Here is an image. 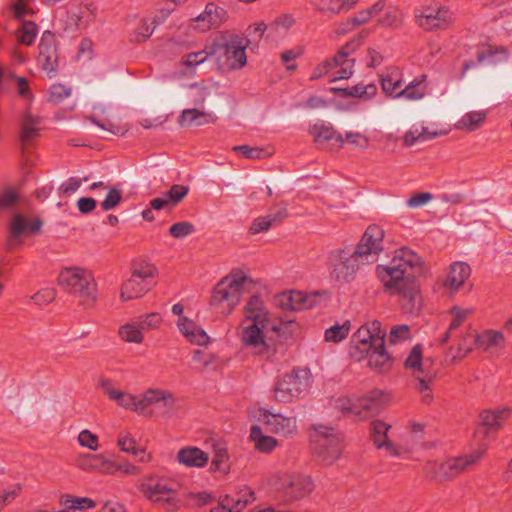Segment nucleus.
<instances>
[{
  "instance_id": "a19ab883",
  "label": "nucleus",
  "mask_w": 512,
  "mask_h": 512,
  "mask_svg": "<svg viewBox=\"0 0 512 512\" xmlns=\"http://www.w3.org/2000/svg\"><path fill=\"white\" fill-rule=\"evenodd\" d=\"M486 118L485 111H470L465 113L455 124L456 129L472 132L482 126Z\"/></svg>"
},
{
  "instance_id": "4d7b16f0",
  "label": "nucleus",
  "mask_w": 512,
  "mask_h": 512,
  "mask_svg": "<svg viewBox=\"0 0 512 512\" xmlns=\"http://www.w3.org/2000/svg\"><path fill=\"white\" fill-rule=\"evenodd\" d=\"M38 118L33 117L30 114L25 115L22 121V132H21V140L23 143H28L31 139H33L37 133Z\"/></svg>"
},
{
  "instance_id": "c9c22d12",
  "label": "nucleus",
  "mask_w": 512,
  "mask_h": 512,
  "mask_svg": "<svg viewBox=\"0 0 512 512\" xmlns=\"http://www.w3.org/2000/svg\"><path fill=\"white\" fill-rule=\"evenodd\" d=\"M59 504L62 507L60 511L63 512L85 511L96 507V502L93 499L70 494L61 495Z\"/></svg>"
},
{
  "instance_id": "bf43d9fd",
  "label": "nucleus",
  "mask_w": 512,
  "mask_h": 512,
  "mask_svg": "<svg viewBox=\"0 0 512 512\" xmlns=\"http://www.w3.org/2000/svg\"><path fill=\"white\" fill-rule=\"evenodd\" d=\"M411 339L410 327L406 324L395 325L389 333V342L399 344Z\"/></svg>"
},
{
  "instance_id": "4c0bfd02",
  "label": "nucleus",
  "mask_w": 512,
  "mask_h": 512,
  "mask_svg": "<svg viewBox=\"0 0 512 512\" xmlns=\"http://www.w3.org/2000/svg\"><path fill=\"white\" fill-rule=\"evenodd\" d=\"M119 338L130 344H141L144 341V332L138 321H130L118 328Z\"/></svg>"
},
{
  "instance_id": "e433bc0d",
  "label": "nucleus",
  "mask_w": 512,
  "mask_h": 512,
  "mask_svg": "<svg viewBox=\"0 0 512 512\" xmlns=\"http://www.w3.org/2000/svg\"><path fill=\"white\" fill-rule=\"evenodd\" d=\"M216 116L213 113L200 111L197 109H185L182 111L178 123L180 126L186 127L193 124L197 126L214 123Z\"/></svg>"
},
{
  "instance_id": "39448f33",
  "label": "nucleus",
  "mask_w": 512,
  "mask_h": 512,
  "mask_svg": "<svg viewBox=\"0 0 512 512\" xmlns=\"http://www.w3.org/2000/svg\"><path fill=\"white\" fill-rule=\"evenodd\" d=\"M359 40L354 39L344 45L331 59L323 61L311 73L310 79L317 80L327 76L329 82L348 79L353 75L355 58L353 52L358 48Z\"/></svg>"
},
{
  "instance_id": "f704fd0d",
  "label": "nucleus",
  "mask_w": 512,
  "mask_h": 512,
  "mask_svg": "<svg viewBox=\"0 0 512 512\" xmlns=\"http://www.w3.org/2000/svg\"><path fill=\"white\" fill-rule=\"evenodd\" d=\"M510 414L511 409L506 406L484 410L480 414V423L483 427L487 428L488 431H497Z\"/></svg>"
},
{
  "instance_id": "de8ad7c7",
  "label": "nucleus",
  "mask_w": 512,
  "mask_h": 512,
  "mask_svg": "<svg viewBox=\"0 0 512 512\" xmlns=\"http://www.w3.org/2000/svg\"><path fill=\"white\" fill-rule=\"evenodd\" d=\"M449 313L452 315V320L449 325L448 331L443 336V342L448 341V339L450 338V333L463 324L466 317L472 313V309L454 306L449 310Z\"/></svg>"
},
{
  "instance_id": "7c9ffc66",
  "label": "nucleus",
  "mask_w": 512,
  "mask_h": 512,
  "mask_svg": "<svg viewBox=\"0 0 512 512\" xmlns=\"http://www.w3.org/2000/svg\"><path fill=\"white\" fill-rule=\"evenodd\" d=\"M471 274L470 266L462 261L450 265L447 277L444 281L445 288L451 291L459 290Z\"/></svg>"
},
{
  "instance_id": "69168bd1",
  "label": "nucleus",
  "mask_w": 512,
  "mask_h": 512,
  "mask_svg": "<svg viewBox=\"0 0 512 512\" xmlns=\"http://www.w3.org/2000/svg\"><path fill=\"white\" fill-rule=\"evenodd\" d=\"M122 198V192L120 189L117 188H110L107 192L106 197L101 203V207L104 211H109L116 207Z\"/></svg>"
},
{
  "instance_id": "37998d69",
  "label": "nucleus",
  "mask_w": 512,
  "mask_h": 512,
  "mask_svg": "<svg viewBox=\"0 0 512 512\" xmlns=\"http://www.w3.org/2000/svg\"><path fill=\"white\" fill-rule=\"evenodd\" d=\"M295 24L291 14H283L268 25V35L273 38L285 37L290 28Z\"/></svg>"
},
{
  "instance_id": "423d86ee",
  "label": "nucleus",
  "mask_w": 512,
  "mask_h": 512,
  "mask_svg": "<svg viewBox=\"0 0 512 512\" xmlns=\"http://www.w3.org/2000/svg\"><path fill=\"white\" fill-rule=\"evenodd\" d=\"M59 286L82 301L93 303L97 298V283L92 271L82 267H66L57 278Z\"/></svg>"
},
{
  "instance_id": "6e6552de",
  "label": "nucleus",
  "mask_w": 512,
  "mask_h": 512,
  "mask_svg": "<svg viewBox=\"0 0 512 512\" xmlns=\"http://www.w3.org/2000/svg\"><path fill=\"white\" fill-rule=\"evenodd\" d=\"M364 265L368 264L352 248H338L328 255L327 269L330 279L338 284L351 282Z\"/></svg>"
},
{
  "instance_id": "2f4dec72",
  "label": "nucleus",
  "mask_w": 512,
  "mask_h": 512,
  "mask_svg": "<svg viewBox=\"0 0 512 512\" xmlns=\"http://www.w3.org/2000/svg\"><path fill=\"white\" fill-rule=\"evenodd\" d=\"M373 5L378 6L377 12L374 14V19H376L378 25L392 28L401 22V11L398 7L387 4L383 0L377 1Z\"/></svg>"
},
{
  "instance_id": "603ef678",
  "label": "nucleus",
  "mask_w": 512,
  "mask_h": 512,
  "mask_svg": "<svg viewBox=\"0 0 512 512\" xmlns=\"http://www.w3.org/2000/svg\"><path fill=\"white\" fill-rule=\"evenodd\" d=\"M314 7L321 13L334 16L345 9L342 0H314Z\"/></svg>"
},
{
  "instance_id": "3c124183",
  "label": "nucleus",
  "mask_w": 512,
  "mask_h": 512,
  "mask_svg": "<svg viewBox=\"0 0 512 512\" xmlns=\"http://www.w3.org/2000/svg\"><path fill=\"white\" fill-rule=\"evenodd\" d=\"M344 92L345 95L358 97V98H371L377 92V87L375 84H357L351 87L339 89Z\"/></svg>"
},
{
  "instance_id": "13d9d810",
  "label": "nucleus",
  "mask_w": 512,
  "mask_h": 512,
  "mask_svg": "<svg viewBox=\"0 0 512 512\" xmlns=\"http://www.w3.org/2000/svg\"><path fill=\"white\" fill-rule=\"evenodd\" d=\"M138 322L144 330H158L162 323L163 317L159 312H151L139 316Z\"/></svg>"
},
{
  "instance_id": "f03ea898",
  "label": "nucleus",
  "mask_w": 512,
  "mask_h": 512,
  "mask_svg": "<svg viewBox=\"0 0 512 512\" xmlns=\"http://www.w3.org/2000/svg\"><path fill=\"white\" fill-rule=\"evenodd\" d=\"M268 320V311L263 301L259 296H252L244 307V318L241 322V341L254 355L269 356V345L263 335Z\"/></svg>"
},
{
  "instance_id": "412c9836",
  "label": "nucleus",
  "mask_w": 512,
  "mask_h": 512,
  "mask_svg": "<svg viewBox=\"0 0 512 512\" xmlns=\"http://www.w3.org/2000/svg\"><path fill=\"white\" fill-rule=\"evenodd\" d=\"M228 18L227 10L216 4L209 2L206 4L204 10L192 18L193 27L201 32H207L212 29H217L224 24Z\"/></svg>"
},
{
  "instance_id": "20e7f679",
  "label": "nucleus",
  "mask_w": 512,
  "mask_h": 512,
  "mask_svg": "<svg viewBox=\"0 0 512 512\" xmlns=\"http://www.w3.org/2000/svg\"><path fill=\"white\" fill-rule=\"evenodd\" d=\"M250 41L237 34L211 43V58L221 72L242 69L247 64L246 49Z\"/></svg>"
},
{
  "instance_id": "c85d7f7f",
  "label": "nucleus",
  "mask_w": 512,
  "mask_h": 512,
  "mask_svg": "<svg viewBox=\"0 0 512 512\" xmlns=\"http://www.w3.org/2000/svg\"><path fill=\"white\" fill-rule=\"evenodd\" d=\"M179 464L188 468H203L209 461V454L195 446L181 448L176 455Z\"/></svg>"
},
{
  "instance_id": "6ab92c4d",
  "label": "nucleus",
  "mask_w": 512,
  "mask_h": 512,
  "mask_svg": "<svg viewBox=\"0 0 512 512\" xmlns=\"http://www.w3.org/2000/svg\"><path fill=\"white\" fill-rule=\"evenodd\" d=\"M384 236V230L380 226L369 225L354 250L367 264L374 263L383 250Z\"/></svg>"
},
{
  "instance_id": "f257e3e1",
  "label": "nucleus",
  "mask_w": 512,
  "mask_h": 512,
  "mask_svg": "<svg viewBox=\"0 0 512 512\" xmlns=\"http://www.w3.org/2000/svg\"><path fill=\"white\" fill-rule=\"evenodd\" d=\"M423 264L422 258L407 247L397 249L388 264L378 265L376 275L390 295H399L405 313L415 315L421 309V297L410 280Z\"/></svg>"
},
{
  "instance_id": "6e6d98bb",
  "label": "nucleus",
  "mask_w": 512,
  "mask_h": 512,
  "mask_svg": "<svg viewBox=\"0 0 512 512\" xmlns=\"http://www.w3.org/2000/svg\"><path fill=\"white\" fill-rule=\"evenodd\" d=\"M72 89L61 83L52 84L49 88L48 101L50 103L59 104L71 96Z\"/></svg>"
},
{
  "instance_id": "2eb2a0df",
  "label": "nucleus",
  "mask_w": 512,
  "mask_h": 512,
  "mask_svg": "<svg viewBox=\"0 0 512 512\" xmlns=\"http://www.w3.org/2000/svg\"><path fill=\"white\" fill-rule=\"evenodd\" d=\"M415 20L426 31L447 28L454 20L452 10L439 2H432L415 9Z\"/></svg>"
},
{
  "instance_id": "c756f323",
  "label": "nucleus",
  "mask_w": 512,
  "mask_h": 512,
  "mask_svg": "<svg viewBox=\"0 0 512 512\" xmlns=\"http://www.w3.org/2000/svg\"><path fill=\"white\" fill-rule=\"evenodd\" d=\"M42 221L39 218H27L16 214L10 225L12 241H16L19 236L33 235L40 231Z\"/></svg>"
},
{
  "instance_id": "473e14b6",
  "label": "nucleus",
  "mask_w": 512,
  "mask_h": 512,
  "mask_svg": "<svg viewBox=\"0 0 512 512\" xmlns=\"http://www.w3.org/2000/svg\"><path fill=\"white\" fill-rule=\"evenodd\" d=\"M78 466L86 471H97L103 474H113V462L101 454H83L78 459Z\"/></svg>"
},
{
  "instance_id": "ea45409f",
  "label": "nucleus",
  "mask_w": 512,
  "mask_h": 512,
  "mask_svg": "<svg viewBox=\"0 0 512 512\" xmlns=\"http://www.w3.org/2000/svg\"><path fill=\"white\" fill-rule=\"evenodd\" d=\"M438 135L436 131H430L423 124H414L405 133L403 142L405 146H413L418 142H424L435 138Z\"/></svg>"
},
{
  "instance_id": "0eeeda50",
  "label": "nucleus",
  "mask_w": 512,
  "mask_h": 512,
  "mask_svg": "<svg viewBox=\"0 0 512 512\" xmlns=\"http://www.w3.org/2000/svg\"><path fill=\"white\" fill-rule=\"evenodd\" d=\"M138 488L148 500L161 504L167 511H174L180 505L177 485L164 476L148 474Z\"/></svg>"
},
{
  "instance_id": "dca6fc26",
  "label": "nucleus",
  "mask_w": 512,
  "mask_h": 512,
  "mask_svg": "<svg viewBox=\"0 0 512 512\" xmlns=\"http://www.w3.org/2000/svg\"><path fill=\"white\" fill-rule=\"evenodd\" d=\"M484 453L485 448L480 447L469 455L450 458L440 464L430 463L426 467V472L438 480H449L475 464Z\"/></svg>"
},
{
  "instance_id": "aec40b11",
  "label": "nucleus",
  "mask_w": 512,
  "mask_h": 512,
  "mask_svg": "<svg viewBox=\"0 0 512 512\" xmlns=\"http://www.w3.org/2000/svg\"><path fill=\"white\" fill-rule=\"evenodd\" d=\"M504 342L502 332L496 330H485L480 334H469L459 344L457 355L464 357L470 353L475 346L478 349L489 351L501 346Z\"/></svg>"
},
{
  "instance_id": "f3484780",
  "label": "nucleus",
  "mask_w": 512,
  "mask_h": 512,
  "mask_svg": "<svg viewBox=\"0 0 512 512\" xmlns=\"http://www.w3.org/2000/svg\"><path fill=\"white\" fill-rule=\"evenodd\" d=\"M405 367L412 371L416 380L415 388L420 393L422 401L430 404L433 400L431 384L435 375L424 369L421 345L417 344L412 348L405 360Z\"/></svg>"
},
{
  "instance_id": "49530a36",
  "label": "nucleus",
  "mask_w": 512,
  "mask_h": 512,
  "mask_svg": "<svg viewBox=\"0 0 512 512\" xmlns=\"http://www.w3.org/2000/svg\"><path fill=\"white\" fill-rule=\"evenodd\" d=\"M211 50V44H209L203 50L188 53L182 57L181 65L187 69H193L206 62L208 58H211Z\"/></svg>"
},
{
  "instance_id": "393cba45",
  "label": "nucleus",
  "mask_w": 512,
  "mask_h": 512,
  "mask_svg": "<svg viewBox=\"0 0 512 512\" xmlns=\"http://www.w3.org/2000/svg\"><path fill=\"white\" fill-rule=\"evenodd\" d=\"M380 84L386 96L400 99L399 92H401L404 84L402 70L397 66L387 67L380 75Z\"/></svg>"
},
{
  "instance_id": "9b49d317",
  "label": "nucleus",
  "mask_w": 512,
  "mask_h": 512,
  "mask_svg": "<svg viewBox=\"0 0 512 512\" xmlns=\"http://www.w3.org/2000/svg\"><path fill=\"white\" fill-rule=\"evenodd\" d=\"M311 375L308 369H294L278 380L273 389V397L277 402L290 403L309 390Z\"/></svg>"
},
{
  "instance_id": "7ed1b4c3",
  "label": "nucleus",
  "mask_w": 512,
  "mask_h": 512,
  "mask_svg": "<svg viewBox=\"0 0 512 512\" xmlns=\"http://www.w3.org/2000/svg\"><path fill=\"white\" fill-rule=\"evenodd\" d=\"M253 284V280L242 271H232L221 279L213 289L210 304L221 314L228 315L240 303L241 296Z\"/></svg>"
},
{
  "instance_id": "e2e57ef3",
  "label": "nucleus",
  "mask_w": 512,
  "mask_h": 512,
  "mask_svg": "<svg viewBox=\"0 0 512 512\" xmlns=\"http://www.w3.org/2000/svg\"><path fill=\"white\" fill-rule=\"evenodd\" d=\"M441 47L438 43L431 41L420 51V58L426 65H430L439 54Z\"/></svg>"
},
{
  "instance_id": "f8f14e48",
  "label": "nucleus",
  "mask_w": 512,
  "mask_h": 512,
  "mask_svg": "<svg viewBox=\"0 0 512 512\" xmlns=\"http://www.w3.org/2000/svg\"><path fill=\"white\" fill-rule=\"evenodd\" d=\"M384 337L385 332L381 329L379 321L365 323L352 337L349 347L350 356L356 361H361L373 347H379L385 343Z\"/></svg>"
},
{
  "instance_id": "4be33fe9",
  "label": "nucleus",
  "mask_w": 512,
  "mask_h": 512,
  "mask_svg": "<svg viewBox=\"0 0 512 512\" xmlns=\"http://www.w3.org/2000/svg\"><path fill=\"white\" fill-rule=\"evenodd\" d=\"M261 415L269 432L285 438L296 434L298 426L295 416L274 413L268 409H264Z\"/></svg>"
},
{
  "instance_id": "cd10ccee",
  "label": "nucleus",
  "mask_w": 512,
  "mask_h": 512,
  "mask_svg": "<svg viewBox=\"0 0 512 512\" xmlns=\"http://www.w3.org/2000/svg\"><path fill=\"white\" fill-rule=\"evenodd\" d=\"M176 325L180 333L191 344L203 346L209 343L210 337L206 331L197 326L194 321L188 317H179Z\"/></svg>"
},
{
  "instance_id": "680f3d73",
  "label": "nucleus",
  "mask_w": 512,
  "mask_h": 512,
  "mask_svg": "<svg viewBox=\"0 0 512 512\" xmlns=\"http://www.w3.org/2000/svg\"><path fill=\"white\" fill-rule=\"evenodd\" d=\"M78 443L80 446L96 451L98 449V436L87 429H83L78 434Z\"/></svg>"
},
{
  "instance_id": "a211bd4d",
  "label": "nucleus",
  "mask_w": 512,
  "mask_h": 512,
  "mask_svg": "<svg viewBox=\"0 0 512 512\" xmlns=\"http://www.w3.org/2000/svg\"><path fill=\"white\" fill-rule=\"evenodd\" d=\"M383 398V392L374 389L362 397L340 399L338 407L345 414H352L359 419H364L368 413L376 412L381 407Z\"/></svg>"
},
{
  "instance_id": "8fccbe9b",
  "label": "nucleus",
  "mask_w": 512,
  "mask_h": 512,
  "mask_svg": "<svg viewBox=\"0 0 512 512\" xmlns=\"http://www.w3.org/2000/svg\"><path fill=\"white\" fill-rule=\"evenodd\" d=\"M38 35V27L32 21H24L17 29L16 36L19 43L31 45Z\"/></svg>"
},
{
  "instance_id": "9d476101",
  "label": "nucleus",
  "mask_w": 512,
  "mask_h": 512,
  "mask_svg": "<svg viewBox=\"0 0 512 512\" xmlns=\"http://www.w3.org/2000/svg\"><path fill=\"white\" fill-rule=\"evenodd\" d=\"M157 269L148 262H140L134 265L131 276L121 287L120 298L122 301H129L141 298L154 286V278Z\"/></svg>"
},
{
  "instance_id": "ddd939ff",
  "label": "nucleus",
  "mask_w": 512,
  "mask_h": 512,
  "mask_svg": "<svg viewBox=\"0 0 512 512\" xmlns=\"http://www.w3.org/2000/svg\"><path fill=\"white\" fill-rule=\"evenodd\" d=\"M317 457L324 465H332L342 454V437L332 428L319 425L312 436Z\"/></svg>"
},
{
  "instance_id": "5701e85b",
  "label": "nucleus",
  "mask_w": 512,
  "mask_h": 512,
  "mask_svg": "<svg viewBox=\"0 0 512 512\" xmlns=\"http://www.w3.org/2000/svg\"><path fill=\"white\" fill-rule=\"evenodd\" d=\"M37 62L49 77L55 76L58 68V53L54 35L50 31H44L41 36Z\"/></svg>"
},
{
  "instance_id": "052dcab7",
  "label": "nucleus",
  "mask_w": 512,
  "mask_h": 512,
  "mask_svg": "<svg viewBox=\"0 0 512 512\" xmlns=\"http://www.w3.org/2000/svg\"><path fill=\"white\" fill-rule=\"evenodd\" d=\"M233 151L247 159H261L266 154L264 149L260 147H251L248 145L234 146Z\"/></svg>"
},
{
  "instance_id": "864d4df0",
  "label": "nucleus",
  "mask_w": 512,
  "mask_h": 512,
  "mask_svg": "<svg viewBox=\"0 0 512 512\" xmlns=\"http://www.w3.org/2000/svg\"><path fill=\"white\" fill-rule=\"evenodd\" d=\"M188 192V186L174 184L168 191L162 193L161 196L171 208L176 206L188 194Z\"/></svg>"
},
{
  "instance_id": "58836bf2",
  "label": "nucleus",
  "mask_w": 512,
  "mask_h": 512,
  "mask_svg": "<svg viewBox=\"0 0 512 512\" xmlns=\"http://www.w3.org/2000/svg\"><path fill=\"white\" fill-rule=\"evenodd\" d=\"M250 439L254 442L255 448L263 453L273 451L278 445L276 438L265 435L258 425H253L250 430Z\"/></svg>"
},
{
  "instance_id": "1a4fd4ad",
  "label": "nucleus",
  "mask_w": 512,
  "mask_h": 512,
  "mask_svg": "<svg viewBox=\"0 0 512 512\" xmlns=\"http://www.w3.org/2000/svg\"><path fill=\"white\" fill-rule=\"evenodd\" d=\"M140 407H143L141 416L169 420L177 415L180 401L168 390L148 388L141 393Z\"/></svg>"
},
{
  "instance_id": "774afa93",
  "label": "nucleus",
  "mask_w": 512,
  "mask_h": 512,
  "mask_svg": "<svg viewBox=\"0 0 512 512\" xmlns=\"http://www.w3.org/2000/svg\"><path fill=\"white\" fill-rule=\"evenodd\" d=\"M287 298L289 300L287 306L292 310H301L310 307L308 300L301 292L291 291Z\"/></svg>"
},
{
  "instance_id": "c03bdc74",
  "label": "nucleus",
  "mask_w": 512,
  "mask_h": 512,
  "mask_svg": "<svg viewBox=\"0 0 512 512\" xmlns=\"http://www.w3.org/2000/svg\"><path fill=\"white\" fill-rule=\"evenodd\" d=\"M92 109L93 115L89 118L90 121L105 131L116 133V126L109 118L108 108L102 104H96Z\"/></svg>"
},
{
  "instance_id": "338daca9",
  "label": "nucleus",
  "mask_w": 512,
  "mask_h": 512,
  "mask_svg": "<svg viewBox=\"0 0 512 512\" xmlns=\"http://www.w3.org/2000/svg\"><path fill=\"white\" fill-rule=\"evenodd\" d=\"M378 6L372 5L371 7L361 10L357 12L353 17H351L352 24H354L355 28L361 26L371 19H374V14L377 12Z\"/></svg>"
},
{
  "instance_id": "0e129e2a",
  "label": "nucleus",
  "mask_w": 512,
  "mask_h": 512,
  "mask_svg": "<svg viewBox=\"0 0 512 512\" xmlns=\"http://www.w3.org/2000/svg\"><path fill=\"white\" fill-rule=\"evenodd\" d=\"M194 232V226L190 222H178L169 228V233L176 239L185 238Z\"/></svg>"
},
{
  "instance_id": "09e8293b",
  "label": "nucleus",
  "mask_w": 512,
  "mask_h": 512,
  "mask_svg": "<svg viewBox=\"0 0 512 512\" xmlns=\"http://www.w3.org/2000/svg\"><path fill=\"white\" fill-rule=\"evenodd\" d=\"M231 500L232 512H242L247 505L255 500V493L250 487L244 486L235 497L231 496Z\"/></svg>"
},
{
  "instance_id": "72a5a7b5",
  "label": "nucleus",
  "mask_w": 512,
  "mask_h": 512,
  "mask_svg": "<svg viewBox=\"0 0 512 512\" xmlns=\"http://www.w3.org/2000/svg\"><path fill=\"white\" fill-rule=\"evenodd\" d=\"M426 74L417 75L411 82L403 85L400 93V99L408 101H419L425 97L428 87Z\"/></svg>"
},
{
  "instance_id": "a18cd8bd",
  "label": "nucleus",
  "mask_w": 512,
  "mask_h": 512,
  "mask_svg": "<svg viewBox=\"0 0 512 512\" xmlns=\"http://www.w3.org/2000/svg\"><path fill=\"white\" fill-rule=\"evenodd\" d=\"M351 331L350 321L346 320L343 323H336L327 328L324 333L325 341L332 343H339L346 339Z\"/></svg>"
},
{
  "instance_id": "79ce46f5",
  "label": "nucleus",
  "mask_w": 512,
  "mask_h": 512,
  "mask_svg": "<svg viewBox=\"0 0 512 512\" xmlns=\"http://www.w3.org/2000/svg\"><path fill=\"white\" fill-rule=\"evenodd\" d=\"M366 357H368L369 366L379 372L387 370L391 363V358L385 350L384 344L379 347H373Z\"/></svg>"
},
{
  "instance_id": "a878e982",
  "label": "nucleus",
  "mask_w": 512,
  "mask_h": 512,
  "mask_svg": "<svg viewBox=\"0 0 512 512\" xmlns=\"http://www.w3.org/2000/svg\"><path fill=\"white\" fill-rule=\"evenodd\" d=\"M391 426L381 420H375L371 423V437L374 445L378 449L384 448L390 455L398 457L401 452L397 445L390 440L389 431Z\"/></svg>"
},
{
  "instance_id": "4468645a",
  "label": "nucleus",
  "mask_w": 512,
  "mask_h": 512,
  "mask_svg": "<svg viewBox=\"0 0 512 512\" xmlns=\"http://www.w3.org/2000/svg\"><path fill=\"white\" fill-rule=\"evenodd\" d=\"M278 490L291 500H300L314 490V482L309 475L299 472L280 471L273 476Z\"/></svg>"
},
{
  "instance_id": "b1692460",
  "label": "nucleus",
  "mask_w": 512,
  "mask_h": 512,
  "mask_svg": "<svg viewBox=\"0 0 512 512\" xmlns=\"http://www.w3.org/2000/svg\"><path fill=\"white\" fill-rule=\"evenodd\" d=\"M99 387L108 396V398L127 411H132L140 415L143 407H140L141 393L134 395L129 392L121 391L114 388L110 379H102L99 382Z\"/></svg>"
},
{
  "instance_id": "5fc2aeb1",
  "label": "nucleus",
  "mask_w": 512,
  "mask_h": 512,
  "mask_svg": "<svg viewBox=\"0 0 512 512\" xmlns=\"http://www.w3.org/2000/svg\"><path fill=\"white\" fill-rule=\"evenodd\" d=\"M117 445L122 452L132 455L144 454V449L136 446V440L128 432H121L119 434Z\"/></svg>"
},
{
  "instance_id": "bb28decb",
  "label": "nucleus",
  "mask_w": 512,
  "mask_h": 512,
  "mask_svg": "<svg viewBox=\"0 0 512 512\" xmlns=\"http://www.w3.org/2000/svg\"><path fill=\"white\" fill-rule=\"evenodd\" d=\"M288 215L285 205H275L268 214L255 218L250 226L252 234L267 232L273 225L280 223Z\"/></svg>"
}]
</instances>
